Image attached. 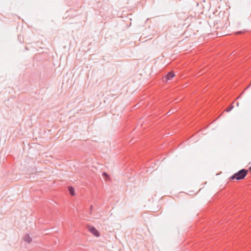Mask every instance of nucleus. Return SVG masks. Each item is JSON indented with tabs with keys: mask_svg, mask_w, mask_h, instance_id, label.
<instances>
[{
	"mask_svg": "<svg viewBox=\"0 0 251 251\" xmlns=\"http://www.w3.org/2000/svg\"><path fill=\"white\" fill-rule=\"evenodd\" d=\"M24 240L25 242L29 244L31 242L32 238L30 237V236L28 234H26L24 236Z\"/></svg>",
	"mask_w": 251,
	"mask_h": 251,
	"instance_id": "20e7f679",
	"label": "nucleus"
},
{
	"mask_svg": "<svg viewBox=\"0 0 251 251\" xmlns=\"http://www.w3.org/2000/svg\"><path fill=\"white\" fill-rule=\"evenodd\" d=\"M92 208H93V206L91 205L90 206V213H91V211L92 210Z\"/></svg>",
	"mask_w": 251,
	"mask_h": 251,
	"instance_id": "1a4fd4ad",
	"label": "nucleus"
},
{
	"mask_svg": "<svg viewBox=\"0 0 251 251\" xmlns=\"http://www.w3.org/2000/svg\"><path fill=\"white\" fill-rule=\"evenodd\" d=\"M68 191L71 196H74L75 195V190L73 187L70 186L68 187Z\"/></svg>",
	"mask_w": 251,
	"mask_h": 251,
	"instance_id": "39448f33",
	"label": "nucleus"
},
{
	"mask_svg": "<svg viewBox=\"0 0 251 251\" xmlns=\"http://www.w3.org/2000/svg\"><path fill=\"white\" fill-rule=\"evenodd\" d=\"M251 85V84H250V85L248 87H248H249L250 86V85Z\"/></svg>",
	"mask_w": 251,
	"mask_h": 251,
	"instance_id": "9b49d317",
	"label": "nucleus"
},
{
	"mask_svg": "<svg viewBox=\"0 0 251 251\" xmlns=\"http://www.w3.org/2000/svg\"><path fill=\"white\" fill-rule=\"evenodd\" d=\"M88 229L90 232L96 237H98L100 236L99 231L94 226H90L89 227Z\"/></svg>",
	"mask_w": 251,
	"mask_h": 251,
	"instance_id": "7ed1b4c3",
	"label": "nucleus"
},
{
	"mask_svg": "<svg viewBox=\"0 0 251 251\" xmlns=\"http://www.w3.org/2000/svg\"><path fill=\"white\" fill-rule=\"evenodd\" d=\"M248 171L247 169H242L237 173H235L230 177L231 180L236 179L242 180L244 179L248 174Z\"/></svg>",
	"mask_w": 251,
	"mask_h": 251,
	"instance_id": "f257e3e1",
	"label": "nucleus"
},
{
	"mask_svg": "<svg viewBox=\"0 0 251 251\" xmlns=\"http://www.w3.org/2000/svg\"><path fill=\"white\" fill-rule=\"evenodd\" d=\"M102 176L105 179L108 180L109 179V176L106 172H103Z\"/></svg>",
	"mask_w": 251,
	"mask_h": 251,
	"instance_id": "423d86ee",
	"label": "nucleus"
},
{
	"mask_svg": "<svg viewBox=\"0 0 251 251\" xmlns=\"http://www.w3.org/2000/svg\"><path fill=\"white\" fill-rule=\"evenodd\" d=\"M246 32V30H240V31H238L236 32L235 34L236 35H240V34L245 33Z\"/></svg>",
	"mask_w": 251,
	"mask_h": 251,
	"instance_id": "0eeeda50",
	"label": "nucleus"
},
{
	"mask_svg": "<svg viewBox=\"0 0 251 251\" xmlns=\"http://www.w3.org/2000/svg\"><path fill=\"white\" fill-rule=\"evenodd\" d=\"M175 76V75L173 72H170L167 73L166 76L163 77V81L166 82L167 81L172 79Z\"/></svg>",
	"mask_w": 251,
	"mask_h": 251,
	"instance_id": "f03ea898",
	"label": "nucleus"
},
{
	"mask_svg": "<svg viewBox=\"0 0 251 251\" xmlns=\"http://www.w3.org/2000/svg\"><path fill=\"white\" fill-rule=\"evenodd\" d=\"M249 169H250V170H251V167H250L249 168Z\"/></svg>",
	"mask_w": 251,
	"mask_h": 251,
	"instance_id": "9d476101",
	"label": "nucleus"
},
{
	"mask_svg": "<svg viewBox=\"0 0 251 251\" xmlns=\"http://www.w3.org/2000/svg\"><path fill=\"white\" fill-rule=\"evenodd\" d=\"M233 108V106H231L230 107L227 108L226 109V111L227 112H229Z\"/></svg>",
	"mask_w": 251,
	"mask_h": 251,
	"instance_id": "6e6552de",
	"label": "nucleus"
}]
</instances>
